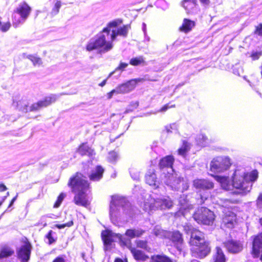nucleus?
Returning a JSON list of instances; mask_svg holds the SVG:
<instances>
[{"label":"nucleus","instance_id":"6e6d98bb","mask_svg":"<svg viewBox=\"0 0 262 262\" xmlns=\"http://www.w3.org/2000/svg\"><path fill=\"white\" fill-rule=\"evenodd\" d=\"M17 197V194H16L10 201L8 207H10L14 203V202L16 201Z\"/></svg>","mask_w":262,"mask_h":262},{"label":"nucleus","instance_id":"c9c22d12","mask_svg":"<svg viewBox=\"0 0 262 262\" xmlns=\"http://www.w3.org/2000/svg\"><path fill=\"white\" fill-rule=\"evenodd\" d=\"M135 243L137 248H141L146 250H147L148 248V242L146 240H136Z\"/></svg>","mask_w":262,"mask_h":262},{"label":"nucleus","instance_id":"a211bd4d","mask_svg":"<svg viewBox=\"0 0 262 262\" xmlns=\"http://www.w3.org/2000/svg\"><path fill=\"white\" fill-rule=\"evenodd\" d=\"M170 241L178 250L181 251L184 244V239L182 234L180 231H174L172 232L170 236Z\"/></svg>","mask_w":262,"mask_h":262},{"label":"nucleus","instance_id":"9d476101","mask_svg":"<svg viewBox=\"0 0 262 262\" xmlns=\"http://www.w3.org/2000/svg\"><path fill=\"white\" fill-rule=\"evenodd\" d=\"M221 226L225 228L232 229L237 223L236 215L233 211L226 208L223 211Z\"/></svg>","mask_w":262,"mask_h":262},{"label":"nucleus","instance_id":"5701e85b","mask_svg":"<svg viewBox=\"0 0 262 262\" xmlns=\"http://www.w3.org/2000/svg\"><path fill=\"white\" fill-rule=\"evenodd\" d=\"M104 172V169L101 165H97L95 170H93L89 176V178L91 181H99L103 177Z\"/></svg>","mask_w":262,"mask_h":262},{"label":"nucleus","instance_id":"8fccbe9b","mask_svg":"<svg viewBox=\"0 0 262 262\" xmlns=\"http://www.w3.org/2000/svg\"><path fill=\"white\" fill-rule=\"evenodd\" d=\"M114 93H116L117 94V89L116 88V89L112 90L111 91H110V92H108L107 94V99H110L112 98V97L113 96V95Z\"/></svg>","mask_w":262,"mask_h":262},{"label":"nucleus","instance_id":"09e8293b","mask_svg":"<svg viewBox=\"0 0 262 262\" xmlns=\"http://www.w3.org/2000/svg\"><path fill=\"white\" fill-rule=\"evenodd\" d=\"M117 236L118 237L119 239L120 242L121 243L122 245H126L127 244V239H126L124 237L122 236L121 234L117 235Z\"/></svg>","mask_w":262,"mask_h":262},{"label":"nucleus","instance_id":"4468645a","mask_svg":"<svg viewBox=\"0 0 262 262\" xmlns=\"http://www.w3.org/2000/svg\"><path fill=\"white\" fill-rule=\"evenodd\" d=\"M252 239V248L251 254L254 258H257L259 256V251L262 249V232L253 235Z\"/></svg>","mask_w":262,"mask_h":262},{"label":"nucleus","instance_id":"aec40b11","mask_svg":"<svg viewBox=\"0 0 262 262\" xmlns=\"http://www.w3.org/2000/svg\"><path fill=\"white\" fill-rule=\"evenodd\" d=\"M114 233L109 229L103 230L101 233V237L104 246H110L114 242Z\"/></svg>","mask_w":262,"mask_h":262},{"label":"nucleus","instance_id":"7ed1b4c3","mask_svg":"<svg viewBox=\"0 0 262 262\" xmlns=\"http://www.w3.org/2000/svg\"><path fill=\"white\" fill-rule=\"evenodd\" d=\"M193 187L199 190L197 192L198 200L201 205L203 204L209 198L208 191L214 187V182L208 179H195L192 182Z\"/></svg>","mask_w":262,"mask_h":262},{"label":"nucleus","instance_id":"2f4dec72","mask_svg":"<svg viewBox=\"0 0 262 262\" xmlns=\"http://www.w3.org/2000/svg\"><path fill=\"white\" fill-rule=\"evenodd\" d=\"M211 176L213 177L217 182L220 183L222 187H225L228 185L229 182L228 177L214 174H211Z\"/></svg>","mask_w":262,"mask_h":262},{"label":"nucleus","instance_id":"b1692460","mask_svg":"<svg viewBox=\"0 0 262 262\" xmlns=\"http://www.w3.org/2000/svg\"><path fill=\"white\" fill-rule=\"evenodd\" d=\"M145 182L149 185L157 188L159 187V182L157 181V178L155 170L148 171L147 174L145 176Z\"/></svg>","mask_w":262,"mask_h":262},{"label":"nucleus","instance_id":"6e6552de","mask_svg":"<svg viewBox=\"0 0 262 262\" xmlns=\"http://www.w3.org/2000/svg\"><path fill=\"white\" fill-rule=\"evenodd\" d=\"M57 96L54 94L46 96L42 99L33 103L29 107L26 105V112H36L42 108L47 107L54 103L57 101Z\"/></svg>","mask_w":262,"mask_h":262},{"label":"nucleus","instance_id":"c756f323","mask_svg":"<svg viewBox=\"0 0 262 262\" xmlns=\"http://www.w3.org/2000/svg\"><path fill=\"white\" fill-rule=\"evenodd\" d=\"M150 262H173L172 259L165 254H154L150 257Z\"/></svg>","mask_w":262,"mask_h":262},{"label":"nucleus","instance_id":"13d9d810","mask_svg":"<svg viewBox=\"0 0 262 262\" xmlns=\"http://www.w3.org/2000/svg\"><path fill=\"white\" fill-rule=\"evenodd\" d=\"M116 71H114L112 72H111L109 75H108L107 77L106 78L107 80L116 72Z\"/></svg>","mask_w":262,"mask_h":262},{"label":"nucleus","instance_id":"3c124183","mask_svg":"<svg viewBox=\"0 0 262 262\" xmlns=\"http://www.w3.org/2000/svg\"><path fill=\"white\" fill-rule=\"evenodd\" d=\"M114 262H128V260L126 258H121L120 257H116Z\"/></svg>","mask_w":262,"mask_h":262},{"label":"nucleus","instance_id":"ea45409f","mask_svg":"<svg viewBox=\"0 0 262 262\" xmlns=\"http://www.w3.org/2000/svg\"><path fill=\"white\" fill-rule=\"evenodd\" d=\"M11 26V25L9 21L2 24L0 20V31L3 32H6L8 31L10 29Z\"/></svg>","mask_w":262,"mask_h":262},{"label":"nucleus","instance_id":"e433bc0d","mask_svg":"<svg viewBox=\"0 0 262 262\" xmlns=\"http://www.w3.org/2000/svg\"><path fill=\"white\" fill-rule=\"evenodd\" d=\"M66 196V194L65 193L61 192L57 196V199L54 204L53 207L55 208H58L60 206Z\"/></svg>","mask_w":262,"mask_h":262},{"label":"nucleus","instance_id":"cd10ccee","mask_svg":"<svg viewBox=\"0 0 262 262\" xmlns=\"http://www.w3.org/2000/svg\"><path fill=\"white\" fill-rule=\"evenodd\" d=\"M195 25V23L194 21L188 18H184L182 25L179 28V30L182 32L187 33L192 30Z\"/></svg>","mask_w":262,"mask_h":262},{"label":"nucleus","instance_id":"c03bdc74","mask_svg":"<svg viewBox=\"0 0 262 262\" xmlns=\"http://www.w3.org/2000/svg\"><path fill=\"white\" fill-rule=\"evenodd\" d=\"M262 56V51H252L250 57L253 60H258Z\"/></svg>","mask_w":262,"mask_h":262},{"label":"nucleus","instance_id":"0eeeda50","mask_svg":"<svg viewBox=\"0 0 262 262\" xmlns=\"http://www.w3.org/2000/svg\"><path fill=\"white\" fill-rule=\"evenodd\" d=\"M232 164L231 160L228 157H216L210 162V170L214 173L223 172L229 169Z\"/></svg>","mask_w":262,"mask_h":262},{"label":"nucleus","instance_id":"6ab92c4d","mask_svg":"<svg viewBox=\"0 0 262 262\" xmlns=\"http://www.w3.org/2000/svg\"><path fill=\"white\" fill-rule=\"evenodd\" d=\"M174 162V158L172 155H167L162 158L158 164L160 170L165 168H172Z\"/></svg>","mask_w":262,"mask_h":262},{"label":"nucleus","instance_id":"72a5a7b5","mask_svg":"<svg viewBox=\"0 0 262 262\" xmlns=\"http://www.w3.org/2000/svg\"><path fill=\"white\" fill-rule=\"evenodd\" d=\"M14 251L8 247L3 248L0 251V258H6L12 255Z\"/></svg>","mask_w":262,"mask_h":262},{"label":"nucleus","instance_id":"680f3d73","mask_svg":"<svg viewBox=\"0 0 262 262\" xmlns=\"http://www.w3.org/2000/svg\"><path fill=\"white\" fill-rule=\"evenodd\" d=\"M260 74H261V76L262 77V63H261V67H260Z\"/></svg>","mask_w":262,"mask_h":262},{"label":"nucleus","instance_id":"4d7b16f0","mask_svg":"<svg viewBox=\"0 0 262 262\" xmlns=\"http://www.w3.org/2000/svg\"><path fill=\"white\" fill-rule=\"evenodd\" d=\"M106 81H107V79L103 80L101 82H100L99 84V85L101 87L104 86L106 84Z\"/></svg>","mask_w":262,"mask_h":262},{"label":"nucleus","instance_id":"ddd939ff","mask_svg":"<svg viewBox=\"0 0 262 262\" xmlns=\"http://www.w3.org/2000/svg\"><path fill=\"white\" fill-rule=\"evenodd\" d=\"M227 251L232 254H237L242 251L244 248L243 242L239 240L230 239L223 243Z\"/></svg>","mask_w":262,"mask_h":262},{"label":"nucleus","instance_id":"bb28decb","mask_svg":"<svg viewBox=\"0 0 262 262\" xmlns=\"http://www.w3.org/2000/svg\"><path fill=\"white\" fill-rule=\"evenodd\" d=\"M125 203L126 202L124 198L118 196H112V200L110 203V209L111 211H114L117 207H123Z\"/></svg>","mask_w":262,"mask_h":262},{"label":"nucleus","instance_id":"20e7f679","mask_svg":"<svg viewBox=\"0 0 262 262\" xmlns=\"http://www.w3.org/2000/svg\"><path fill=\"white\" fill-rule=\"evenodd\" d=\"M113 47V41H107L105 36L101 34L96 36L94 39L90 40L86 44L85 49L89 52L98 50L101 53L110 51Z\"/></svg>","mask_w":262,"mask_h":262},{"label":"nucleus","instance_id":"e2e57ef3","mask_svg":"<svg viewBox=\"0 0 262 262\" xmlns=\"http://www.w3.org/2000/svg\"><path fill=\"white\" fill-rule=\"evenodd\" d=\"M3 204V202L2 201H0V206L2 205Z\"/></svg>","mask_w":262,"mask_h":262},{"label":"nucleus","instance_id":"052dcab7","mask_svg":"<svg viewBox=\"0 0 262 262\" xmlns=\"http://www.w3.org/2000/svg\"><path fill=\"white\" fill-rule=\"evenodd\" d=\"M258 222L261 226H262V217L259 219Z\"/></svg>","mask_w":262,"mask_h":262},{"label":"nucleus","instance_id":"412c9836","mask_svg":"<svg viewBox=\"0 0 262 262\" xmlns=\"http://www.w3.org/2000/svg\"><path fill=\"white\" fill-rule=\"evenodd\" d=\"M134 258L138 261H145L149 258L148 255L142 250L137 249L135 247L129 246L128 247Z\"/></svg>","mask_w":262,"mask_h":262},{"label":"nucleus","instance_id":"f03ea898","mask_svg":"<svg viewBox=\"0 0 262 262\" xmlns=\"http://www.w3.org/2000/svg\"><path fill=\"white\" fill-rule=\"evenodd\" d=\"M258 176L256 170L243 174L238 173L235 170L232 177V185L235 190L231 192L230 195H246L251 190L252 182L257 179Z\"/></svg>","mask_w":262,"mask_h":262},{"label":"nucleus","instance_id":"473e14b6","mask_svg":"<svg viewBox=\"0 0 262 262\" xmlns=\"http://www.w3.org/2000/svg\"><path fill=\"white\" fill-rule=\"evenodd\" d=\"M27 57L32 62L34 66H40L42 63L41 58L36 55L30 54Z\"/></svg>","mask_w":262,"mask_h":262},{"label":"nucleus","instance_id":"f8f14e48","mask_svg":"<svg viewBox=\"0 0 262 262\" xmlns=\"http://www.w3.org/2000/svg\"><path fill=\"white\" fill-rule=\"evenodd\" d=\"M145 80L144 78H135L120 84L116 87L117 94L127 93L134 90L139 82H143Z\"/></svg>","mask_w":262,"mask_h":262},{"label":"nucleus","instance_id":"603ef678","mask_svg":"<svg viewBox=\"0 0 262 262\" xmlns=\"http://www.w3.org/2000/svg\"><path fill=\"white\" fill-rule=\"evenodd\" d=\"M256 203L257 204L262 205V193L258 195L256 200Z\"/></svg>","mask_w":262,"mask_h":262},{"label":"nucleus","instance_id":"dca6fc26","mask_svg":"<svg viewBox=\"0 0 262 262\" xmlns=\"http://www.w3.org/2000/svg\"><path fill=\"white\" fill-rule=\"evenodd\" d=\"M205 240V234L203 232L195 228H193L191 230L190 238L188 242L190 248Z\"/></svg>","mask_w":262,"mask_h":262},{"label":"nucleus","instance_id":"9b49d317","mask_svg":"<svg viewBox=\"0 0 262 262\" xmlns=\"http://www.w3.org/2000/svg\"><path fill=\"white\" fill-rule=\"evenodd\" d=\"M200 1L203 6H208L210 4V0H200ZM181 6L185 10L187 14H193L197 10L198 0H182Z\"/></svg>","mask_w":262,"mask_h":262},{"label":"nucleus","instance_id":"c85d7f7f","mask_svg":"<svg viewBox=\"0 0 262 262\" xmlns=\"http://www.w3.org/2000/svg\"><path fill=\"white\" fill-rule=\"evenodd\" d=\"M145 231L141 229H128L125 231V235L130 239L141 237Z\"/></svg>","mask_w":262,"mask_h":262},{"label":"nucleus","instance_id":"f3484780","mask_svg":"<svg viewBox=\"0 0 262 262\" xmlns=\"http://www.w3.org/2000/svg\"><path fill=\"white\" fill-rule=\"evenodd\" d=\"M31 10V7L28 3L24 1L19 5L14 12L18 14L23 20H25L30 15Z\"/></svg>","mask_w":262,"mask_h":262},{"label":"nucleus","instance_id":"58836bf2","mask_svg":"<svg viewBox=\"0 0 262 262\" xmlns=\"http://www.w3.org/2000/svg\"><path fill=\"white\" fill-rule=\"evenodd\" d=\"M61 2L60 1L56 0L55 4L52 9L51 13L53 15H56L59 12V9L61 6Z\"/></svg>","mask_w":262,"mask_h":262},{"label":"nucleus","instance_id":"a878e982","mask_svg":"<svg viewBox=\"0 0 262 262\" xmlns=\"http://www.w3.org/2000/svg\"><path fill=\"white\" fill-rule=\"evenodd\" d=\"M191 148V143L186 140H183L182 141V145L177 150V153L179 156L185 158L190 150Z\"/></svg>","mask_w":262,"mask_h":262},{"label":"nucleus","instance_id":"2eb2a0df","mask_svg":"<svg viewBox=\"0 0 262 262\" xmlns=\"http://www.w3.org/2000/svg\"><path fill=\"white\" fill-rule=\"evenodd\" d=\"M31 249V244L27 240L17 252V257L21 259V262H27L29 260Z\"/></svg>","mask_w":262,"mask_h":262},{"label":"nucleus","instance_id":"4c0bfd02","mask_svg":"<svg viewBox=\"0 0 262 262\" xmlns=\"http://www.w3.org/2000/svg\"><path fill=\"white\" fill-rule=\"evenodd\" d=\"M173 205L172 201L170 200L163 199L161 201L160 206L162 209H169Z\"/></svg>","mask_w":262,"mask_h":262},{"label":"nucleus","instance_id":"de8ad7c7","mask_svg":"<svg viewBox=\"0 0 262 262\" xmlns=\"http://www.w3.org/2000/svg\"><path fill=\"white\" fill-rule=\"evenodd\" d=\"M64 257V255L58 256L54 258L52 262H66Z\"/></svg>","mask_w":262,"mask_h":262},{"label":"nucleus","instance_id":"393cba45","mask_svg":"<svg viewBox=\"0 0 262 262\" xmlns=\"http://www.w3.org/2000/svg\"><path fill=\"white\" fill-rule=\"evenodd\" d=\"M215 252L212 256L213 262H227L228 258L223 249L219 246L215 248Z\"/></svg>","mask_w":262,"mask_h":262},{"label":"nucleus","instance_id":"5fc2aeb1","mask_svg":"<svg viewBox=\"0 0 262 262\" xmlns=\"http://www.w3.org/2000/svg\"><path fill=\"white\" fill-rule=\"evenodd\" d=\"M7 189V187L4 184H0V191L3 192Z\"/></svg>","mask_w":262,"mask_h":262},{"label":"nucleus","instance_id":"49530a36","mask_svg":"<svg viewBox=\"0 0 262 262\" xmlns=\"http://www.w3.org/2000/svg\"><path fill=\"white\" fill-rule=\"evenodd\" d=\"M117 158V155L115 151H110L109 152L108 160L111 162L115 161Z\"/></svg>","mask_w":262,"mask_h":262},{"label":"nucleus","instance_id":"4be33fe9","mask_svg":"<svg viewBox=\"0 0 262 262\" xmlns=\"http://www.w3.org/2000/svg\"><path fill=\"white\" fill-rule=\"evenodd\" d=\"M77 152L82 156L92 157L95 155L94 150L88 145L87 142L81 143L77 149Z\"/></svg>","mask_w":262,"mask_h":262},{"label":"nucleus","instance_id":"f257e3e1","mask_svg":"<svg viewBox=\"0 0 262 262\" xmlns=\"http://www.w3.org/2000/svg\"><path fill=\"white\" fill-rule=\"evenodd\" d=\"M82 177L81 173L76 172L69 178L68 186L74 193L73 202L76 206L87 208L90 207L91 202L87 197L86 191L90 189V183Z\"/></svg>","mask_w":262,"mask_h":262},{"label":"nucleus","instance_id":"f704fd0d","mask_svg":"<svg viewBox=\"0 0 262 262\" xmlns=\"http://www.w3.org/2000/svg\"><path fill=\"white\" fill-rule=\"evenodd\" d=\"M55 234V233L54 231L52 230H50L45 236V237L48 239V244L49 245H52L57 241V237L54 236Z\"/></svg>","mask_w":262,"mask_h":262},{"label":"nucleus","instance_id":"79ce46f5","mask_svg":"<svg viewBox=\"0 0 262 262\" xmlns=\"http://www.w3.org/2000/svg\"><path fill=\"white\" fill-rule=\"evenodd\" d=\"M176 107V104H171L170 102H169L163 106H162L158 111L159 112H165L169 108H174Z\"/></svg>","mask_w":262,"mask_h":262},{"label":"nucleus","instance_id":"37998d69","mask_svg":"<svg viewBox=\"0 0 262 262\" xmlns=\"http://www.w3.org/2000/svg\"><path fill=\"white\" fill-rule=\"evenodd\" d=\"M253 33L256 35L262 37V23L255 26Z\"/></svg>","mask_w":262,"mask_h":262},{"label":"nucleus","instance_id":"a19ab883","mask_svg":"<svg viewBox=\"0 0 262 262\" xmlns=\"http://www.w3.org/2000/svg\"><path fill=\"white\" fill-rule=\"evenodd\" d=\"M73 225H74V222H73V219H72L71 220H70L68 222H67L66 223H64V224H55L54 225V227L57 228H58V229H63V228H64L65 227H70L72 226Z\"/></svg>","mask_w":262,"mask_h":262},{"label":"nucleus","instance_id":"1a4fd4ad","mask_svg":"<svg viewBox=\"0 0 262 262\" xmlns=\"http://www.w3.org/2000/svg\"><path fill=\"white\" fill-rule=\"evenodd\" d=\"M192 254L200 259L206 257L211 251L210 242L205 240L190 248Z\"/></svg>","mask_w":262,"mask_h":262},{"label":"nucleus","instance_id":"39448f33","mask_svg":"<svg viewBox=\"0 0 262 262\" xmlns=\"http://www.w3.org/2000/svg\"><path fill=\"white\" fill-rule=\"evenodd\" d=\"M214 212L206 207L198 208L193 214V219L199 224L211 226L215 220Z\"/></svg>","mask_w":262,"mask_h":262},{"label":"nucleus","instance_id":"bf43d9fd","mask_svg":"<svg viewBox=\"0 0 262 262\" xmlns=\"http://www.w3.org/2000/svg\"><path fill=\"white\" fill-rule=\"evenodd\" d=\"M207 139H207V137L202 135V140H203L204 141H205L207 140Z\"/></svg>","mask_w":262,"mask_h":262},{"label":"nucleus","instance_id":"864d4df0","mask_svg":"<svg viewBox=\"0 0 262 262\" xmlns=\"http://www.w3.org/2000/svg\"><path fill=\"white\" fill-rule=\"evenodd\" d=\"M226 201L227 202H228L229 203H233V204H237L239 202V200L238 199L232 200L231 199H227Z\"/></svg>","mask_w":262,"mask_h":262},{"label":"nucleus","instance_id":"a18cd8bd","mask_svg":"<svg viewBox=\"0 0 262 262\" xmlns=\"http://www.w3.org/2000/svg\"><path fill=\"white\" fill-rule=\"evenodd\" d=\"M128 65L127 63L120 62L118 66L115 69V71H123Z\"/></svg>","mask_w":262,"mask_h":262},{"label":"nucleus","instance_id":"7c9ffc66","mask_svg":"<svg viewBox=\"0 0 262 262\" xmlns=\"http://www.w3.org/2000/svg\"><path fill=\"white\" fill-rule=\"evenodd\" d=\"M129 64L133 66H144L146 64L145 58L142 56L132 58L129 60Z\"/></svg>","mask_w":262,"mask_h":262},{"label":"nucleus","instance_id":"423d86ee","mask_svg":"<svg viewBox=\"0 0 262 262\" xmlns=\"http://www.w3.org/2000/svg\"><path fill=\"white\" fill-rule=\"evenodd\" d=\"M122 20L118 19L114 20L108 23L106 27L104 28L101 33H105L107 35H109L110 32L112 31L111 40L112 41L115 40L117 36L120 35L126 37L128 33V30L130 28V25H123L122 27L118 28L117 30H112V28H116L118 26L122 24Z\"/></svg>","mask_w":262,"mask_h":262}]
</instances>
